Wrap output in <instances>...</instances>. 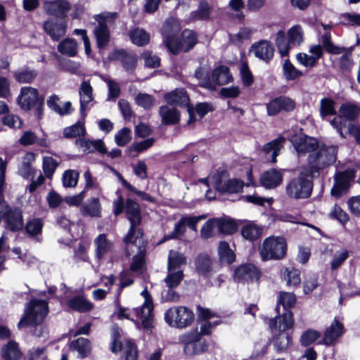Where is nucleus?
<instances>
[{
	"mask_svg": "<svg viewBox=\"0 0 360 360\" xmlns=\"http://www.w3.org/2000/svg\"><path fill=\"white\" fill-rule=\"evenodd\" d=\"M159 112L164 124H175L179 121V112L174 107L162 105L160 108Z\"/></svg>",
	"mask_w": 360,
	"mask_h": 360,
	"instance_id": "f704fd0d",
	"label": "nucleus"
},
{
	"mask_svg": "<svg viewBox=\"0 0 360 360\" xmlns=\"http://www.w3.org/2000/svg\"><path fill=\"white\" fill-rule=\"evenodd\" d=\"M193 319L192 311L182 306L171 307L165 313V322L173 328H186L191 324Z\"/></svg>",
	"mask_w": 360,
	"mask_h": 360,
	"instance_id": "1a4fd4ad",
	"label": "nucleus"
},
{
	"mask_svg": "<svg viewBox=\"0 0 360 360\" xmlns=\"http://www.w3.org/2000/svg\"><path fill=\"white\" fill-rule=\"evenodd\" d=\"M183 278L182 270H168V274L165 278V281L169 288H174L179 285Z\"/></svg>",
	"mask_w": 360,
	"mask_h": 360,
	"instance_id": "3c124183",
	"label": "nucleus"
},
{
	"mask_svg": "<svg viewBox=\"0 0 360 360\" xmlns=\"http://www.w3.org/2000/svg\"><path fill=\"white\" fill-rule=\"evenodd\" d=\"M290 141L299 155L305 153L311 154L319 146L316 139L302 133L292 136Z\"/></svg>",
	"mask_w": 360,
	"mask_h": 360,
	"instance_id": "a211bd4d",
	"label": "nucleus"
},
{
	"mask_svg": "<svg viewBox=\"0 0 360 360\" xmlns=\"http://www.w3.org/2000/svg\"><path fill=\"white\" fill-rule=\"evenodd\" d=\"M200 335L197 333L185 334L180 338V341L184 345V352L188 355L200 354L207 348L205 342L199 340Z\"/></svg>",
	"mask_w": 360,
	"mask_h": 360,
	"instance_id": "f3484780",
	"label": "nucleus"
},
{
	"mask_svg": "<svg viewBox=\"0 0 360 360\" xmlns=\"http://www.w3.org/2000/svg\"><path fill=\"white\" fill-rule=\"evenodd\" d=\"M186 226L184 223V221L182 220V219H181L175 224L173 231L172 233H170L165 235L164 238L161 241V243L164 242L165 240H167L174 239V238H179L180 236L184 235V233L186 231Z\"/></svg>",
	"mask_w": 360,
	"mask_h": 360,
	"instance_id": "bf43d9fd",
	"label": "nucleus"
},
{
	"mask_svg": "<svg viewBox=\"0 0 360 360\" xmlns=\"http://www.w3.org/2000/svg\"><path fill=\"white\" fill-rule=\"evenodd\" d=\"M282 277L288 285H297L300 283V272L294 268H285L281 271Z\"/></svg>",
	"mask_w": 360,
	"mask_h": 360,
	"instance_id": "09e8293b",
	"label": "nucleus"
},
{
	"mask_svg": "<svg viewBox=\"0 0 360 360\" xmlns=\"http://www.w3.org/2000/svg\"><path fill=\"white\" fill-rule=\"evenodd\" d=\"M215 220L217 221L216 226L219 233L231 234L237 229L236 224L230 218H215Z\"/></svg>",
	"mask_w": 360,
	"mask_h": 360,
	"instance_id": "c03bdc74",
	"label": "nucleus"
},
{
	"mask_svg": "<svg viewBox=\"0 0 360 360\" xmlns=\"http://www.w3.org/2000/svg\"><path fill=\"white\" fill-rule=\"evenodd\" d=\"M338 146L319 144L314 153L309 155L307 165L309 174L317 176L321 169L333 164L337 158Z\"/></svg>",
	"mask_w": 360,
	"mask_h": 360,
	"instance_id": "7ed1b4c3",
	"label": "nucleus"
},
{
	"mask_svg": "<svg viewBox=\"0 0 360 360\" xmlns=\"http://www.w3.org/2000/svg\"><path fill=\"white\" fill-rule=\"evenodd\" d=\"M120 338L121 335L120 329L118 328H113L110 347L112 352L116 354L120 351H123L125 360H136L138 351L135 345L129 340L122 342Z\"/></svg>",
	"mask_w": 360,
	"mask_h": 360,
	"instance_id": "9b49d317",
	"label": "nucleus"
},
{
	"mask_svg": "<svg viewBox=\"0 0 360 360\" xmlns=\"http://www.w3.org/2000/svg\"><path fill=\"white\" fill-rule=\"evenodd\" d=\"M185 264L186 258L182 254L174 250L169 252L167 264L168 270H181V266Z\"/></svg>",
	"mask_w": 360,
	"mask_h": 360,
	"instance_id": "a18cd8bd",
	"label": "nucleus"
},
{
	"mask_svg": "<svg viewBox=\"0 0 360 360\" xmlns=\"http://www.w3.org/2000/svg\"><path fill=\"white\" fill-rule=\"evenodd\" d=\"M287 250V243L284 238L270 236L266 238L260 249L259 253L263 261L283 259Z\"/></svg>",
	"mask_w": 360,
	"mask_h": 360,
	"instance_id": "6e6552de",
	"label": "nucleus"
},
{
	"mask_svg": "<svg viewBox=\"0 0 360 360\" xmlns=\"http://www.w3.org/2000/svg\"><path fill=\"white\" fill-rule=\"evenodd\" d=\"M344 331L343 323L339 317H335L326 329L323 340V342L326 345H330L340 337Z\"/></svg>",
	"mask_w": 360,
	"mask_h": 360,
	"instance_id": "bb28decb",
	"label": "nucleus"
},
{
	"mask_svg": "<svg viewBox=\"0 0 360 360\" xmlns=\"http://www.w3.org/2000/svg\"><path fill=\"white\" fill-rule=\"evenodd\" d=\"M4 220L7 227L13 231L20 230L23 227L22 212L19 209L11 208Z\"/></svg>",
	"mask_w": 360,
	"mask_h": 360,
	"instance_id": "2f4dec72",
	"label": "nucleus"
},
{
	"mask_svg": "<svg viewBox=\"0 0 360 360\" xmlns=\"http://www.w3.org/2000/svg\"><path fill=\"white\" fill-rule=\"evenodd\" d=\"M274 40L280 56L287 57L292 48L300 46L304 41V30L301 25H295L288 30L287 35L283 30H279Z\"/></svg>",
	"mask_w": 360,
	"mask_h": 360,
	"instance_id": "20e7f679",
	"label": "nucleus"
},
{
	"mask_svg": "<svg viewBox=\"0 0 360 360\" xmlns=\"http://www.w3.org/2000/svg\"><path fill=\"white\" fill-rule=\"evenodd\" d=\"M252 51L257 58L269 62L274 56V48L270 41L262 40L252 45Z\"/></svg>",
	"mask_w": 360,
	"mask_h": 360,
	"instance_id": "a878e982",
	"label": "nucleus"
},
{
	"mask_svg": "<svg viewBox=\"0 0 360 360\" xmlns=\"http://www.w3.org/2000/svg\"><path fill=\"white\" fill-rule=\"evenodd\" d=\"M210 11V7L208 4L205 1H202L200 3L198 11L192 13L191 15L194 20H205L209 18Z\"/></svg>",
	"mask_w": 360,
	"mask_h": 360,
	"instance_id": "0e129e2a",
	"label": "nucleus"
},
{
	"mask_svg": "<svg viewBox=\"0 0 360 360\" xmlns=\"http://www.w3.org/2000/svg\"><path fill=\"white\" fill-rule=\"evenodd\" d=\"M74 349L78 352L80 357L86 356L91 351V344L89 340L80 338L72 342Z\"/></svg>",
	"mask_w": 360,
	"mask_h": 360,
	"instance_id": "5fc2aeb1",
	"label": "nucleus"
},
{
	"mask_svg": "<svg viewBox=\"0 0 360 360\" xmlns=\"http://www.w3.org/2000/svg\"><path fill=\"white\" fill-rule=\"evenodd\" d=\"M58 51L63 55L74 57L77 53V43L70 38H66L58 45Z\"/></svg>",
	"mask_w": 360,
	"mask_h": 360,
	"instance_id": "58836bf2",
	"label": "nucleus"
},
{
	"mask_svg": "<svg viewBox=\"0 0 360 360\" xmlns=\"http://www.w3.org/2000/svg\"><path fill=\"white\" fill-rule=\"evenodd\" d=\"M37 76L34 70H24L14 73L15 79L20 83H30Z\"/></svg>",
	"mask_w": 360,
	"mask_h": 360,
	"instance_id": "052dcab7",
	"label": "nucleus"
},
{
	"mask_svg": "<svg viewBox=\"0 0 360 360\" xmlns=\"http://www.w3.org/2000/svg\"><path fill=\"white\" fill-rule=\"evenodd\" d=\"M2 356L6 360H18L22 354L18 344L14 341H9L2 349Z\"/></svg>",
	"mask_w": 360,
	"mask_h": 360,
	"instance_id": "79ce46f5",
	"label": "nucleus"
},
{
	"mask_svg": "<svg viewBox=\"0 0 360 360\" xmlns=\"http://www.w3.org/2000/svg\"><path fill=\"white\" fill-rule=\"evenodd\" d=\"M63 133L67 138L83 136L85 133L84 124L82 122H77L70 127L65 128Z\"/></svg>",
	"mask_w": 360,
	"mask_h": 360,
	"instance_id": "e2e57ef3",
	"label": "nucleus"
},
{
	"mask_svg": "<svg viewBox=\"0 0 360 360\" xmlns=\"http://www.w3.org/2000/svg\"><path fill=\"white\" fill-rule=\"evenodd\" d=\"M68 309L78 312H86L93 308V304L82 295H77L67 301Z\"/></svg>",
	"mask_w": 360,
	"mask_h": 360,
	"instance_id": "473e14b6",
	"label": "nucleus"
},
{
	"mask_svg": "<svg viewBox=\"0 0 360 360\" xmlns=\"http://www.w3.org/2000/svg\"><path fill=\"white\" fill-rule=\"evenodd\" d=\"M101 205L98 198L89 199L81 207V213L84 216L100 217L101 216Z\"/></svg>",
	"mask_w": 360,
	"mask_h": 360,
	"instance_id": "72a5a7b5",
	"label": "nucleus"
},
{
	"mask_svg": "<svg viewBox=\"0 0 360 360\" xmlns=\"http://www.w3.org/2000/svg\"><path fill=\"white\" fill-rule=\"evenodd\" d=\"M98 22V25L94 29V34L96 39L98 47L101 49L107 45L110 32L108 27L112 25L117 18L116 13L104 12L94 16Z\"/></svg>",
	"mask_w": 360,
	"mask_h": 360,
	"instance_id": "9d476101",
	"label": "nucleus"
},
{
	"mask_svg": "<svg viewBox=\"0 0 360 360\" xmlns=\"http://www.w3.org/2000/svg\"><path fill=\"white\" fill-rule=\"evenodd\" d=\"M293 324L294 321L292 311L283 313L282 316H277L269 321V328L275 335L274 345L277 352H284L292 345V338L285 331L291 328Z\"/></svg>",
	"mask_w": 360,
	"mask_h": 360,
	"instance_id": "f03ea898",
	"label": "nucleus"
},
{
	"mask_svg": "<svg viewBox=\"0 0 360 360\" xmlns=\"http://www.w3.org/2000/svg\"><path fill=\"white\" fill-rule=\"evenodd\" d=\"M296 298L293 293L291 292H281L279 299H278V304H282L285 312L287 311H291L289 310V308H291L295 303Z\"/></svg>",
	"mask_w": 360,
	"mask_h": 360,
	"instance_id": "13d9d810",
	"label": "nucleus"
},
{
	"mask_svg": "<svg viewBox=\"0 0 360 360\" xmlns=\"http://www.w3.org/2000/svg\"><path fill=\"white\" fill-rule=\"evenodd\" d=\"M79 173L76 170H66L63 174V184L66 188H72L77 184Z\"/></svg>",
	"mask_w": 360,
	"mask_h": 360,
	"instance_id": "6e6d98bb",
	"label": "nucleus"
},
{
	"mask_svg": "<svg viewBox=\"0 0 360 360\" xmlns=\"http://www.w3.org/2000/svg\"><path fill=\"white\" fill-rule=\"evenodd\" d=\"M259 278V271L252 264H243L235 269L233 278L237 282L257 281Z\"/></svg>",
	"mask_w": 360,
	"mask_h": 360,
	"instance_id": "4be33fe9",
	"label": "nucleus"
},
{
	"mask_svg": "<svg viewBox=\"0 0 360 360\" xmlns=\"http://www.w3.org/2000/svg\"><path fill=\"white\" fill-rule=\"evenodd\" d=\"M195 77L199 80V84L209 90H214L215 89L214 85L212 84L210 78V74L208 71L204 68H200L195 71Z\"/></svg>",
	"mask_w": 360,
	"mask_h": 360,
	"instance_id": "8fccbe9b",
	"label": "nucleus"
},
{
	"mask_svg": "<svg viewBox=\"0 0 360 360\" xmlns=\"http://www.w3.org/2000/svg\"><path fill=\"white\" fill-rule=\"evenodd\" d=\"M180 30V24L179 21L173 18H169L165 21L162 26V32L165 38V43L167 46L168 41H172V44H174V41L176 40L175 38V35Z\"/></svg>",
	"mask_w": 360,
	"mask_h": 360,
	"instance_id": "c756f323",
	"label": "nucleus"
},
{
	"mask_svg": "<svg viewBox=\"0 0 360 360\" xmlns=\"http://www.w3.org/2000/svg\"><path fill=\"white\" fill-rule=\"evenodd\" d=\"M195 264L199 274L207 275L210 271L212 262L208 255L201 254L195 259Z\"/></svg>",
	"mask_w": 360,
	"mask_h": 360,
	"instance_id": "de8ad7c7",
	"label": "nucleus"
},
{
	"mask_svg": "<svg viewBox=\"0 0 360 360\" xmlns=\"http://www.w3.org/2000/svg\"><path fill=\"white\" fill-rule=\"evenodd\" d=\"M198 311L199 319L204 321L200 326V333L202 335H209L212 329L219 323V321H211L214 317V314L208 309L198 307Z\"/></svg>",
	"mask_w": 360,
	"mask_h": 360,
	"instance_id": "cd10ccee",
	"label": "nucleus"
},
{
	"mask_svg": "<svg viewBox=\"0 0 360 360\" xmlns=\"http://www.w3.org/2000/svg\"><path fill=\"white\" fill-rule=\"evenodd\" d=\"M314 175L309 173L308 168H303L300 176L292 179L286 186L288 195L295 199H304L310 196L312 191L311 179Z\"/></svg>",
	"mask_w": 360,
	"mask_h": 360,
	"instance_id": "0eeeda50",
	"label": "nucleus"
},
{
	"mask_svg": "<svg viewBox=\"0 0 360 360\" xmlns=\"http://www.w3.org/2000/svg\"><path fill=\"white\" fill-rule=\"evenodd\" d=\"M282 70L285 78L290 80H295L303 75V72L298 70L288 58L283 60Z\"/></svg>",
	"mask_w": 360,
	"mask_h": 360,
	"instance_id": "37998d69",
	"label": "nucleus"
},
{
	"mask_svg": "<svg viewBox=\"0 0 360 360\" xmlns=\"http://www.w3.org/2000/svg\"><path fill=\"white\" fill-rule=\"evenodd\" d=\"M129 37L133 44L143 46L148 44L150 34L142 28H136L129 32Z\"/></svg>",
	"mask_w": 360,
	"mask_h": 360,
	"instance_id": "a19ab883",
	"label": "nucleus"
},
{
	"mask_svg": "<svg viewBox=\"0 0 360 360\" xmlns=\"http://www.w3.org/2000/svg\"><path fill=\"white\" fill-rule=\"evenodd\" d=\"M165 101L171 105L186 107L189 114L188 122L191 123L193 117V110L189 105V97L186 90L183 88L176 89L166 94L164 96Z\"/></svg>",
	"mask_w": 360,
	"mask_h": 360,
	"instance_id": "dca6fc26",
	"label": "nucleus"
},
{
	"mask_svg": "<svg viewBox=\"0 0 360 360\" xmlns=\"http://www.w3.org/2000/svg\"><path fill=\"white\" fill-rule=\"evenodd\" d=\"M94 245L96 256L99 259L112 250V243L107 239L105 234L103 233L99 234L94 239Z\"/></svg>",
	"mask_w": 360,
	"mask_h": 360,
	"instance_id": "c9c22d12",
	"label": "nucleus"
},
{
	"mask_svg": "<svg viewBox=\"0 0 360 360\" xmlns=\"http://www.w3.org/2000/svg\"><path fill=\"white\" fill-rule=\"evenodd\" d=\"M65 21L51 19L44 22V30L46 33L54 41H58L64 36L67 30Z\"/></svg>",
	"mask_w": 360,
	"mask_h": 360,
	"instance_id": "5701e85b",
	"label": "nucleus"
},
{
	"mask_svg": "<svg viewBox=\"0 0 360 360\" xmlns=\"http://www.w3.org/2000/svg\"><path fill=\"white\" fill-rule=\"evenodd\" d=\"M144 299V302L141 308H134L130 309L119 306L117 311L114 313V316L119 319H128L133 321L138 329H140L141 324L136 320L134 317L139 318L141 321V326L145 329H150L153 326V299L148 291L145 288L141 293Z\"/></svg>",
	"mask_w": 360,
	"mask_h": 360,
	"instance_id": "f257e3e1",
	"label": "nucleus"
},
{
	"mask_svg": "<svg viewBox=\"0 0 360 360\" xmlns=\"http://www.w3.org/2000/svg\"><path fill=\"white\" fill-rule=\"evenodd\" d=\"M242 235L245 238L253 240L259 237V229L254 224L248 223L243 226Z\"/></svg>",
	"mask_w": 360,
	"mask_h": 360,
	"instance_id": "680f3d73",
	"label": "nucleus"
},
{
	"mask_svg": "<svg viewBox=\"0 0 360 360\" xmlns=\"http://www.w3.org/2000/svg\"><path fill=\"white\" fill-rule=\"evenodd\" d=\"M136 101L144 109H150L154 105L155 100L151 95L140 93L136 96Z\"/></svg>",
	"mask_w": 360,
	"mask_h": 360,
	"instance_id": "338daca9",
	"label": "nucleus"
},
{
	"mask_svg": "<svg viewBox=\"0 0 360 360\" xmlns=\"http://www.w3.org/2000/svg\"><path fill=\"white\" fill-rule=\"evenodd\" d=\"M283 179L281 172L276 169H271L264 173L260 177L262 185L266 188H274L281 184Z\"/></svg>",
	"mask_w": 360,
	"mask_h": 360,
	"instance_id": "c85d7f7f",
	"label": "nucleus"
},
{
	"mask_svg": "<svg viewBox=\"0 0 360 360\" xmlns=\"http://www.w3.org/2000/svg\"><path fill=\"white\" fill-rule=\"evenodd\" d=\"M39 101L37 89L31 86H24L21 89L18 97V103L23 110H30Z\"/></svg>",
	"mask_w": 360,
	"mask_h": 360,
	"instance_id": "412c9836",
	"label": "nucleus"
},
{
	"mask_svg": "<svg viewBox=\"0 0 360 360\" xmlns=\"http://www.w3.org/2000/svg\"><path fill=\"white\" fill-rule=\"evenodd\" d=\"M43 226L44 221L41 219L34 218L27 223L25 229L29 235L34 236L41 233Z\"/></svg>",
	"mask_w": 360,
	"mask_h": 360,
	"instance_id": "4d7b16f0",
	"label": "nucleus"
},
{
	"mask_svg": "<svg viewBox=\"0 0 360 360\" xmlns=\"http://www.w3.org/2000/svg\"><path fill=\"white\" fill-rule=\"evenodd\" d=\"M197 42L195 33L190 30H185L181 34V41L177 39L172 44V41H168L167 49L173 54H176L180 51L187 52L192 49Z\"/></svg>",
	"mask_w": 360,
	"mask_h": 360,
	"instance_id": "2eb2a0df",
	"label": "nucleus"
},
{
	"mask_svg": "<svg viewBox=\"0 0 360 360\" xmlns=\"http://www.w3.org/2000/svg\"><path fill=\"white\" fill-rule=\"evenodd\" d=\"M131 130L124 127L120 130L115 136V141L117 146H124L131 140Z\"/></svg>",
	"mask_w": 360,
	"mask_h": 360,
	"instance_id": "774afa93",
	"label": "nucleus"
},
{
	"mask_svg": "<svg viewBox=\"0 0 360 360\" xmlns=\"http://www.w3.org/2000/svg\"><path fill=\"white\" fill-rule=\"evenodd\" d=\"M127 245V251L129 253V251L134 252V248L137 250V254L133 257V260L130 266L132 271L141 272L144 266L145 260V252L143 248V240L142 236H133V243L128 244L125 242Z\"/></svg>",
	"mask_w": 360,
	"mask_h": 360,
	"instance_id": "4468645a",
	"label": "nucleus"
},
{
	"mask_svg": "<svg viewBox=\"0 0 360 360\" xmlns=\"http://www.w3.org/2000/svg\"><path fill=\"white\" fill-rule=\"evenodd\" d=\"M295 107V102L290 98L280 96L271 100L266 104L267 114L276 115L281 111H292Z\"/></svg>",
	"mask_w": 360,
	"mask_h": 360,
	"instance_id": "aec40b11",
	"label": "nucleus"
},
{
	"mask_svg": "<svg viewBox=\"0 0 360 360\" xmlns=\"http://www.w3.org/2000/svg\"><path fill=\"white\" fill-rule=\"evenodd\" d=\"M80 110L84 113L88 108L89 105L93 101V89L89 81H84L79 88Z\"/></svg>",
	"mask_w": 360,
	"mask_h": 360,
	"instance_id": "7c9ffc66",
	"label": "nucleus"
},
{
	"mask_svg": "<svg viewBox=\"0 0 360 360\" xmlns=\"http://www.w3.org/2000/svg\"><path fill=\"white\" fill-rule=\"evenodd\" d=\"M284 141V138L279 137L264 145L263 151L266 155H269L271 157L270 160L272 162H276V157L278 156L280 150L283 147Z\"/></svg>",
	"mask_w": 360,
	"mask_h": 360,
	"instance_id": "e433bc0d",
	"label": "nucleus"
},
{
	"mask_svg": "<svg viewBox=\"0 0 360 360\" xmlns=\"http://www.w3.org/2000/svg\"><path fill=\"white\" fill-rule=\"evenodd\" d=\"M248 181L244 183L243 181L233 179H226L224 173H217L210 179V184L212 186L221 193H236L241 192L243 186H254L255 183L252 177V170L248 168L247 170Z\"/></svg>",
	"mask_w": 360,
	"mask_h": 360,
	"instance_id": "423d86ee",
	"label": "nucleus"
},
{
	"mask_svg": "<svg viewBox=\"0 0 360 360\" xmlns=\"http://www.w3.org/2000/svg\"><path fill=\"white\" fill-rule=\"evenodd\" d=\"M319 332L309 329L304 332L300 338V342L303 346H308L320 338Z\"/></svg>",
	"mask_w": 360,
	"mask_h": 360,
	"instance_id": "69168bd1",
	"label": "nucleus"
},
{
	"mask_svg": "<svg viewBox=\"0 0 360 360\" xmlns=\"http://www.w3.org/2000/svg\"><path fill=\"white\" fill-rule=\"evenodd\" d=\"M70 8V4L67 0L47 1L44 4V11L51 15L64 17Z\"/></svg>",
	"mask_w": 360,
	"mask_h": 360,
	"instance_id": "b1692460",
	"label": "nucleus"
},
{
	"mask_svg": "<svg viewBox=\"0 0 360 360\" xmlns=\"http://www.w3.org/2000/svg\"><path fill=\"white\" fill-rule=\"evenodd\" d=\"M231 79L229 69L226 66H219L213 72L212 80L216 84L224 85L230 82Z\"/></svg>",
	"mask_w": 360,
	"mask_h": 360,
	"instance_id": "ea45409f",
	"label": "nucleus"
},
{
	"mask_svg": "<svg viewBox=\"0 0 360 360\" xmlns=\"http://www.w3.org/2000/svg\"><path fill=\"white\" fill-rule=\"evenodd\" d=\"M154 142L155 139L153 138H148L139 142H134L128 148V151L130 155L135 157L139 153L150 148Z\"/></svg>",
	"mask_w": 360,
	"mask_h": 360,
	"instance_id": "49530a36",
	"label": "nucleus"
},
{
	"mask_svg": "<svg viewBox=\"0 0 360 360\" xmlns=\"http://www.w3.org/2000/svg\"><path fill=\"white\" fill-rule=\"evenodd\" d=\"M336 114L335 109V101L331 98H324L320 103V115L323 119L328 115H334Z\"/></svg>",
	"mask_w": 360,
	"mask_h": 360,
	"instance_id": "603ef678",
	"label": "nucleus"
},
{
	"mask_svg": "<svg viewBox=\"0 0 360 360\" xmlns=\"http://www.w3.org/2000/svg\"><path fill=\"white\" fill-rule=\"evenodd\" d=\"M108 58L111 60H120L127 71H132L136 65V56L123 49L114 50L109 54Z\"/></svg>",
	"mask_w": 360,
	"mask_h": 360,
	"instance_id": "393cba45",
	"label": "nucleus"
},
{
	"mask_svg": "<svg viewBox=\"0 0 360 360\" xmlns=\"http://www.w3.org/2000/svg\"><path fill=\"white\" fill-rule=\"evenodd\" d=\"M49 311L46 300L32 299L25 307V313L18 323V328L22 329L30 324L41 323Z\"/></svg>",
	"mask_w": 360,
	"mask_h": 360,
	"instance_id": "39448f33",
	"label": "nucleus"
},
{
	"mask_svg": "<svg viewBox=\"0 0 360 360\" xmlns=\"http://www.w3.org/2000/svg\"><path fill=\"white\" fill-rule=\"evenodd\" d=\"M218 255L221 263L232 264L236 259V255L228 243L221 241L218 246Z\"/></svg>",
	"mask_w": 360,
	"mask_h": 360,
	"instance_id": "4c0bfd02",
	"label": "nucleus"
},
{
	"mask_svg": "<svg viewBox=\"0 0 360 360\" xmlns=\"http://www.w3.org/2000/svg\"><path fill=\"white\" fill-rule=\"evenodd\" d=\"M126 213L131 223L129 232L124 238V241L129 245V243H133V236H142L140 229H136L141 222L139 205L132 200H128L126 203Z\"/></svg>",
	"mask_w": 360,
	"mask_h": 360,
	"instance_id": "f8f14e48",
	"label": "nucleus"
},
{
	"mask_svg": "<svg viewBox=\"0 0 360 360\" xmlns=\"http://www.w3.org/2000/svg\"><path fill=\"white\" fill-rule=\"evenodd\" d=\"M356 170L354 168H348L343 172H338L334 178V185L330 191L333 196L339 198L345 195L349 188L350 183L354 180Z\"/></svg>",
	"mask_w": 360,
	"mask_h": 360,
	"instance_id": "ddd939ff",
	"label": "nucleus"
},
{
	"mask_svg": "<svg viewBox=\"0 0 360 360\" xmlns=\"http://www.w3.org/2000/svg\"><path fill=\"white\" fill-rule=\"evenodd\" d=\"M360 113V108L351 103L343 104L340 109V114L342 117H345L347 120H354Z\"/></svg>",
	"mask_w": 360,
	"mask_h": 360,
	"instance_id": "864d4df0",
	"label": "nucleus"
},
{
	"mask_svg": "<svg viewBox=\"0 0 360 360\" xmlns=\"http://www.w3.org/2000/svg\"><path fill=\"white\" fill-rule=\"evenodd\" d=\"M309 53L310 54L298 53L295 56L297 63L308 70L313 68L317 65L319 60L323 55L322 46L319 44L312 45L309 47Z\"/></svg>",
	"mask_w": 360,
	"mask_h": 360,
	"instance_id": "6ab92c4d",
	"label": "nucleus"
}]
</instances>
